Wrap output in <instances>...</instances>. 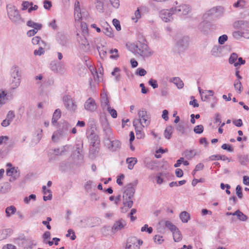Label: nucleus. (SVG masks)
Returning <instances> with one entry per match:
<instances>
[{
	"label": "nucleus",
	"mask_w": 249,
	"mask_h": 249,
	"mask_svg": "<svg viewBox=\"0 0 249 249\" xmlns=\"http://www.w3.org/2000/svg\"><path fill=\"white\" fill-rule=\"evenodd\" d=\"M61 116V112L60 109H56L53 112L52 119V124L53 125L55 126L57 123V121L60 118Z\"/></svg>",
	"instance_id": "nucleus-26"
},
{
	"label": "nucleus",
	"mask_w": 249,
	"mask_h": 249,
	"mask_svg": "<svg viewBox=\"0 0 249 249\" xmlns=\"http://www.w3.org/2000/svg\"><path fill=\"white\" fill-rule=\"evenodd\" d=\"M139 119H135L134 120H140V123L144 125V126H148L150 123V116L148 114L145 109H142L138 112Z\"/></svg>",
	"instance_id": "nucleus-10"
},
{
	"label": "nucleus",
	"mask_w": 249,
	"mask_h": 249,
	"mask_svg": "<svg viewBox=\"0 0 249 249\" xmlns=\"http://www.w3.org/2000/svg\"><path fill=\"white\" fill-rule=\"evenodd\" d=\"M83 142L81 140L76 142L73 146V155L77 157L79 159H82L84 157L83 150Z\"/></svg>",
	"instance_id": "nucleus-14"
},
{
	"label": "nucleus",
	"mask_w": 249,
	"mask_h": 249,
	"mask_svg": "<svg viewBox=\"0 0 249 249\" xmlns=\"http://www.w3.org/2000/svg\"><path fill=\"white\" fill-rule=\"evenodd\" d=\"M126 163L128 164V168L132 170L134 165L137 162V159L136 158H127L126 160Z\"/></svg>",
	"instance_id": "nucleus-33"
},
{
	"label": "nucleus",
	"mask_w": 249,
	"mask_h": 249,
	"mask_svg": "<svg viewBox=\"0 0 249 249\" xmlns=\"http://www.w3.org/2000/svg\"><path fill=\"white\" fill-rule=\"evenodd\" d=\"M179 218L182 222L187 223L190 218V214L187 212L183 211L180 213Z\"/></svg>",
	"instance_id": "nucleus-44"
},
{
	"label": "nucleus",
	"mask_w": 249,
	"mask_h": 249,
	"mask_svg": "<svg viewBox=\"0 0 249 249\" xmlns=\"http://www.w3.org/2000/svg\"><path fill=\"white\" fill-rule=\"evenodd\" d=\"M11 88L13 89H17L19 86L21 82V74L19 67L18 66H13L10 70Z\"/></svg>",
	"instance_id": "nucleus-5"
},
{
	"label": "nucleus",
	"mask_w": 249,
	"mask_h": 249,
	"mask_svg": "<svg viewBox=\"0 0 249 249\" xmlns=\"http://www.w3.org/2000/svg\"><path fill=\"white\" fill-rule=\"evenodd\" d=\"M235 215H236L237 217V219L241 221H246L248 219V217L247 215L244 214L241 211L239 210H237L235 212Z\"/></svg>",
	"instance_id": "nucleus-41"
},
{
	"label": "nucleus",
	"mask_w": 249,
	"mask_h": 249,
	"mask_svg": "<svg viewBox=\"0 0 249 249\" xmlns=\"http://www.w3.org/2000/svg\"><path fill=\"white\" fill-rule=\"evenodd\" d=\"M236 193L238 197L240 199H242L243 197L242 188L239 185H237L236 187Z\"/></svg>",
	"instance_id": "nucleus-61"
},
{
	"label": "nucleus",
	"mask_w": 249,
	"mask_h": 249,
	"mask_svg": "<svg viewBox=\"0 0 249 249\" xmlns=\"http://www.w3.org/2000/svg\"><path fill=\"white\" fill-rule=\"evenodd\" d=\"M50 68L52 71L56 73H61L62 71V65L60 62L53 61L50 63Z\"/></svg>",
	"instance_id": "nucleus-20"
},
{
	"label": "nucleus",
	"mask_w": 249,
	"mask_h": 249,
	"mask_svg": "<svg viewBox=\"0 0 249 249\" xmlns=\"http://www.w3.org/2000/svg\"><path fill=\"white\" fill-rule=\"evenodd\" d=\"M189 38L187 36H181L178 38L176 44V47L178 52H181L186 50L189 45Z\"/></svg>",
	"instance_id": "nucleus-11"
},
{
	"label": "nucleus",
	"mask_w": 249,
	"mask_h": 249,
	"mask_svg": "<svg viewBox=\"0 0 249 249\" xmlns=\"http://www.w3.org/2000/svg\"><path fill=\"white\" fill-rule=\"evenodd\" d=\"M102 27L104 34L108 36L107 33L109 32L108 26L109 25L107 21H102Z\"/></svg>",
	"instance_id": "nucleus-59"
},
{
	"label": "nucleus",
	"mask_w": 249,
	"mask_h": 249,
	"mask_svg": "<svg viewBox=\"0 0 249 249\" xmlns=\"http://www.w3.org/2000/svg\"><path fill=\"white\" fill-rule=\"evenodd\" d=\"M171 10H175V13L179 15H186L191 11L189 5L182 4L175 8H171Z\"/></svg>",
	"instance_id": "nucleus-15"
},
{
	"label": "nucleus",
	"mask_w": 249,
	"mask_h": 249,
	"mask_svg": "<svg viewBox=\"0 0 249 249\" xmlns=\"http://www.w3.org/2000/svg\"><path fill=\"white\" fill-rule=\"evenodd\" d=\"M7 95V93L5 91L0 90V105L5 104V97Z\"/></svg>",
	"instance_id": "nucleus-50"
},
{
	"label": "nucleus",
	"mask_w": 249,
	"mask_h": 249,
	"mask_svg": "<svg viewBox=\"0 0 249 249\" xmlns=\"http://www.w3.org/2000/svg\"><path fill=\"white\" fill-rule=\"evenodd\" d=\"M71 127V125L68 122H64L61 126V128L60 129L65 134L67 135V133L68 131Z\"/></svg>",
	"instance_id": "nucleus-47"
},
{
	"label": "nucleus",
	"mask_w": 249,
	"mask_h": 249,
	"mask_svg": "<svg viewBox=\"0 0 249 249\" xmlns=\"http://www.w3.org/2000/svg\"><path fill=\"white\" fill-rule=\"evenodd\" d=\"M43 45H39V47L38 50H35L34 52V54L35 55H41L45 53Z\"/></svg>",
	"instance_id": "nucleus-55"
},
{
	"label": "nucleus",
	"mask_w": 249,
	"mask_h": 249,
	"mask_svg": "<svg viewBox=\"0 0 249 249\" xmlns=\"http://www.w3.org/2000/svg\"><path fill=\"white\" fill-rule=\"evenodd\" d=\"M130 47L133 53L139 54L143 58L149 57L152 54L146 40L142 37L140 38L135 43L132 44Z\"/></svg>",
	"instance_id": "nucleus-3"
},
{
	"label": "nucleus",
	"mask_w": 249,
	"mask_h": 249,
	"mask_svg": "<svg viewBox=\"0 0 249 249\" xmlns=\"http://www.w3.org/2000/svg\"><path fill=\"white\" fill-rule=\"evenodd\" d=\"M126 222L125 220L120 218L115 221L111 227V232L113 233H117L124 229L126 227Z\"/></svg>",
	"instance_id": "nucleus-12"
},
{
	"label": "nucleus",
	"mask_w": 249,
	"mask_h": 249,
	"mask_svg": "<svg viewBox=\"0 0 249 249\" xmlns=\"http://www.w3.org/2000/svg\"><path fill=\"white\" fill-rule=\"evenodd\" d=\"M224 47L221 46H214L211 51V54L214 57H220L222 55V51Z\"/></svg>",
	"instance_id": "nucleus-24"
},
{
	"label": "nucleus",
	"mask_w": 249,
	"mask_h": 249,
	"mask_svg": "<svg viewBox=\"0 0 249 249\" xmlns=\"http://www.w3.org/2000/svg\"><path fill=\"white\" fill-rule=\"evenodd\" d=\"M224 12V8L221 6L214 7L207 11L203 16L204 19L211 18H218L223 15Z\"/></svg>",
	"instance_id": "nucleus-7"
},
{
	"label": "nucleus",
	"mask_w": 249,
	"mask_h": 249,
	"mask_svg": "<svg viewBox=\"0 0 249 249\" xmlns=\"http://www.w3.org/2000/svg\"><path fill=\"white\" fill-rule=\"evenodd\" d=\"M173 239L175 242L180 241L182 239V235L179 229L177 228L176 230L172 231Z\"/></svg>",
	"instance_id": "nucleus-35"
},
{
	"label": "nucleus",
	"mask_w": 249,
	"mask_h": 249,
	"mask_svg": "<svg viewBox=\"0 0 249 249\" xmlns=\"http://www.w3.org/2000/svg\"><path fill=\"white\" fill-rule=\"evenodd\" d=\"M245 5L246 1L244 0H238L233 4V6L243 8L245 7Z\"/></svg>",
	"instance_id": "nucleus-54"
},
{
	"label": "nucleus",
	"mask_w": 249,
	"mask_h": 249,
	"mask_svg": "<svg viewBox=\"0 0 249 249\" xmlns=\"http://www.w3.org/2000/svg\"><path fill=\"white\" fill-rule=\"evenodd\" d=\"M95 219L92 217H84L79 222V226L82 228L93 227V221Z\"/></svg>",
	"instance_id": "nucleus-18"
},
{
	"label": "nucleus",
	"mask_w": 249,
	"mask_h": 249,
	"mask_svg": "<svg viewBox=\"0 0 249 249\" xmlns=\"http://www.w3.org/2000/svg\"><path fill=\"white\" fill-rule=\"evenodd\" d=\"M137 184V181L135 180L133 183H130L124 187L123 196V204L124 207H127L129 209L132 207L133 204V198Z\"/></svg>",
	"instance_id": "nucleus-4"
},
{
	"label": "nucleus",
	"mask_w": 249,
	"mask_h": 249,
	"mask_svg": "<svg viewBox=\"0 0 249 249\" xmlns=\"http://www.w3.org/2000/svg\"><path fill=\"white\" fill-rule=\"evenodd\" d=\"M203 130L204 127L202 124L196 125L194 128V131L196 134H201L203 132Z\"/></svg>",
	"instance_id": "nucleus-53"
},
{
	"label": "nucleus",
	"mask_w": 249,
	"mask_h": 249,
	"mask_svg": "<svg viewBox=\"0 0 249 249\" xmlns=\"http://www.w3.org/2000/svg\"><path fill=\"white\" fill-rule=\"evenodd\" d=\"M121 143L119 140L110 141V150L113 151H117L121 148Z\"/></svg>",
	"instance_id": "nucleus-29"
},
{
	"label": "nucleus",
	"mask_w": 249,
	"mask_h": 249,
	"mask_svg": "<svg viewBox=\"0 0 249 249\" xmlns=\"http://www.w3.org/2000/svg\"><path fill=\"white\" fill-rule=\"evenodd\" d=\"M234 87L238 93H240L241 92L243 87L240 81L235 80L234 82Z\"/></svg>",
	"instance_id": "nucleus-46"
},
{
	"label": "nucleus",
	"mask_w": 249,
	"mask_h": 249,
	"mask_svg": "<svg viewBox=\"0 0 249 249\" xmlns=\"http://www.w3.org/2000/svg\"><path fill=\"white\" fill-rule=\"evenodd\" d=\"M98 152V146L90 145L89 149V157L93 159Z\"/></svg>",
	"instance_id": "nucleus-30"
},
{
	"label": "nucleus",
	"mask_w": 249,
	"mask_h": 249,
	"mask_svg": "<svg viewBox=\"0 0 249 249\" xmlns=\"http://www.w3.org/2000/svg\"><path fill=\"white\" fill-rule=\"evenodd\" d=\"M170 81L175 84L178 89H182L183 87L184 83L179 77L172 78Z\"/></svg>",
	"instance_id": "nucleus-31"
},
{
	"label": "nucleus",
	"mask_w": 249,
	"mask_h": 249,
	"mask_svg": "<svg viewBox=\"0 0 249 249\" xmlns=\"http://www.w3.org/2000/svg\"><path fill=\"white\" fill-rule=\"evenodd\" d=\"M82 34L83 36V39L88 38L89 36V30L87 25L85 22L81 23Z\"/></svg>",
	"instance_id": "nucleus-32"
},
{
	"label": "nucleus",
	"mask_w": 249,
	"mask_h": 249,
	"mask_svg": "<svg viewBox=\"0 0 249 249\" xmlns=\"http://www.w3.org/2000/svg\"><path fill=\"white\" fill-rule=\"evenodd\" d=\"M100 102L102 107V110L100 115V122L104 131L106 133L107 138L105 139V143L107 144V147L109 148V144L107 142L109 141V138L107 136L109 131V123L108 120L109 114V98L107 95V91H105L104 89L100 94Z\"/></svg>",
	"instance_id": "nucleus-1"
},
{
	"label": "nucleus",
	"mask_w": 249,
	"mask_h": 249,
	"mask_svg": "<svg viewBox=\"0 0 249 249\" xmlns=\"http://www.w3.org/2000/svg\"><path fill=\"white\" fill-rule=\"evenodd\" d=\"M140 121L138 120H134L133 124L135 127L136 137L137 139H141L144 137V133L142 131L144 125L140 123Z\"/></svg>",
	"instance_id": "nucleus-13"
},
{
	"label": "nucleus",
	"mask_w": 249,
	"mask_h": 249,
	"mask_svg": "<svg viewBox=\"0 0 249 249\" xmlns=\"http://www.w3.org/2000/svg\"><path fill=\"white\" fill-rule=\"evenodd\" d=\"M119 57V54L117 49L110 50V59L117 60Z\"/></svg>",
	"instance_id": "nucleus-45"
},
{
	"label": "nucleus",
	"mask_w": 249,
	"mask_h": 249,
	"mask_svg": "<svg viewBox=\"0 0 249 249\" xmlns=\"http://www.w3.org/2000/svg\"><path fill=\"white\" fill-rule=\"evenodd\" d=\"M147 72L146 70H145L143 68H139L137 69L136 74L139 75L141 76H143L146 74Z\"/></svg>",
	"instance_id": "nucleus-64"
},
{
	"label": "nucleus",
	"mask_w": 249,
	"mask_h": 249,
	"mask_svg": "<svg viewBox=\"0 0 249 249\" xmlns=\"http://www.w3.org/2000/svg\"><path fill=\"white\" fill-rule=\"evenodd\" d=\"M137 238L136 237H131L127 239L125 249H132V246H136V243L137 242Z\"/></svg>",
	"instance_id": "nucleus-27"
},
{
	"label": "nucleus",
	"mask_w": 249,
	"mask_h": 249,
	"mask_svg": "<svg viewBox=\"0 0 249 249\" xmlns=\"http://www.w3.org/2000/svg\"><path fill=\"white\" fill-rule=\"evenodd\" d=\"M238 58V55L237 54V53H232L230 56V58L229 59V62L230 64H234V63H236V61L237 60Z\"/></svg>",
	"instance_id": "nucleus-49"
},
{
	"label": "nucleus",
	"mask_w": 249,
	"mask_h": 249,
	"mask_svg": "<svg viewBox=\"0 0 249 249\" xmlns=\"http://www.w3.org/2000/svg\"><path fill=\"white\" fill-rule=\"evenodd\" d=\"M17 241L24 248V249H32L36 245L35 240L31 238H18L17 239Z\"/></svg>",
	"instance_id": "nucleus-9"
},
{
	"label": "nucleus",
	"mask_w": 249,
	"mask_h": 249,
	"mask_svg": "<svg viewBox=\"0 0 249 249\" xmlns=\"http://www.w3.org/2000/svg\"><path fill=\"white\" fill-rule=\"evenodd\" d=\"M98 39L91 38L82 39L80 43L82 49L86 53H89L97 50L102 59L107 57V46L105 42H98Z\"/></svg>",
	"instance_id": "nucleus-2"
},
{
	"label": "nucleus",
	"mask_w": 249,
	"mask_h": 249,
	"mask_svg": "<svg viewBox=\"0 0 249 249\" xmlns=\"http://www.w3.org/2000/svg\"><path fill=\"white\" fill-rule=\"evenodd\" d=\"M6 174L8 176L13 177L14 179L19 176V172L18 167H13L6 170Z\"/></svg>",
	"instance_id": "nucleus-22"
},
{
	"label": "nucleus",
	"mask_w": 249,
	"mask_h": 249,
	"mask_svg": "<svg viewBox=\"0 0 249 249\" xmlns=\"http://www.w3.org/2000/svg\"><path fill=\"white\" fill-rule=\"evenodd\" d=\"M228 40V36L226 35H223L218 38V43L220 45L224 44Z\"/></svg>",
	"instance_id": "nucleus-63"
},
{
	"label": "nucleus",
	"mask_w": 249,
	"mask_h": 249,
	"mask_svg": "<svg viewBox=\"0 0 249 249\" xmlns=\"http://www.w3.org/2000/svg\"><path fill=\"white\" fill-rule=\"evenodd\" d=\"M238 160L240 163L242 165H245L249 161V159L247 155H240L238 156Z\"/></svg>",
	"instance_id": "nucleus-43"
},
{
	"label": "nucleus",
	"mask_w": 249,
	"mask_h": 249,
	"mask_svg": "<svg viewBox=\"0 0 249 249\" xmlns=\"http://www.w3.org/2000/svg\"><path fill=\"white\" fill-rule=\"evenodd\" d=\"M56 39L58 43L61 46H66L67 43V37L61 33H58L56 35Z\"/></svg>",
	"instance_id": "nucleus-23"
},
{
	"label": "nucleus",
	"mask_w": 249,
	"mask_h": 249,
	"mask_svg": "<svg viewBox=\"0 0 249 249\" xmlns=\"http://www.w3.org/2000/svg\"><path fill=\"white\" fill-rule=\"evenodd\" d=\"M173 127L171 125L167 126L164 131V136L166 139H170L173 133Z\"/></svg>",
	"instance_id": "nucleus-40"
},
{
	"label": "nucleus",
	"mask_w": 249,
	"mask_h": 249,
	"mask_svg": "<svg viewBox=\"0 0 249 249\" xmlns=\"http://www.w3.org/2000/svg\"><path fill=\"white\" fill-rule=\"evenodd\" d=\"M32 200L35 201L36 200V196L34 194H31L28 197H25L24 198V202L26 204H29L30 201Z\"/></svg>",
	"instance_id": "nucleus-57"
},
{
	"label": "nucleus",
	"mask_w": 249,
	"mask_h": 249,
	"mask_svg": "<svg viewBox=\"0 0 249 249\" xmlns=\"http://www.w3.org/2000/svg\"><path fill=\"white\" fill-rule=\"evenodd\" d=\"M176 14L175 10H171V8L169 10H163L160 11V17L165 22L171 21L172 19V15Z\"/></svg>",
	"instance_id": "nucleus-16"
},
{
	"label": "nucleus",
	"mask_w": 249,
	"mask_h": 249,
	"mask_svg": "<svg viewBox=\"0 0 249 249\" xmlns=\"http://www.w3.org/2000/svg\"><path fill=\"white\" fill-rule=\"evenodd\" d=\"M141 231H146L148 233H151L153 231V228L151 227H148L147 224H145L142 228Z\"/></svg>",
	"instance_id": "nucleus-62"
},
{
	"label": "nucleus",
	"mask_w": 249,
	"mask_h": 249,
	"mask_svg": "<svg viewBox=\"0 0 249 249\" xmlns=\"http://www.w3.org/2000/svg\"><path fill=\"white\" fill-rule=\"evenodd\" d=\"M144 166L147 169L154 170L156 162L154 160H145L144 161Z\"/></svg>",
	"instance_id": "nucleus-39"
},
{
	"label": "nucleus",
	"mask_w": 249,
	"mask_h": 249,
	"mask_svg": "<svg viewBox=\"0 0 249 249\" xmlns=\"http://www.w3.org/2000/svg\"><path fill=\"white\" fill-rule=\"evenodd\" d=\"M112 23L117 31H119L121 30V26L120 25V21L119 20L116 18H114L112 20Z\"/></svg>",
	"instance_id": "nucleus-58"
},
{
	"label": "nucleus",
	"mask_w": 249,
	"mask_h": 249,
	"mask_svg": "<svg viewBox=\"0 0 249 249\" xmlns=\"http://www.w3.org/2000/svg\"><path fill=\"white\" fill-rule=\"evenodd\" d=\"M84 108L89 112H93L97 108L95 100L91 97L89 98L84 104Z\"/></svg>",
	"instance_id": "nucleus-17"
},
{
	"label": "nucleus",
	"mask_w": 249,
	"mask_h": 249,
	"mask_svg": "<svg viewBox=\"0 0 249 249\" xmlns=\"http://www.w3.org/2000/svg\"><path fill=\"white\" fill-rule=\"evenodd\" d=\"M183 155L186 159L190 160L196 155V153L195 150H187L183 152Z\"/></svg>",
	"instance_id": "nucleus-42"
},
{
	"label": "nucleus",
	"mask_w": 249,
	"mask_h": 249,
	"mask_svg": "<svg viewBox=\"0 0 249 249\" xmlns=\"http://www.w3.org/2000/svg\"><path fill=\"white\" fill-rule=\"evenodd\" d=\"M11 234V230L6 229L0 230V240L6 239Z\"/></svg>",
	"instance_id": "nucleus-37"
},
{
	"label": "nucleus",
	"mask_w": 249,
	"mask_h": 249,
	"mask_svg": "<svg viewBox=\"0 0 249 249\" xmlns=\"http://www.w3.org/2000/svg\"><path fill=\"white\" fill-rule=\"evenodd\" d=\"M32 42L34 45H43V46L47 45L46 42L41 39V37L38 36L34 37L32 39Z\"/></svg>",
	"instance_id": "nucleus-38"
},
{
	"label": "nucleus",
	"mask_w": 249,
	"mask_h": 249,
	"mask_svg": "<svg viewBox=\"0 0 249 249\" xmlns=\"http://www.w3.org/2000/svg\"><path fill=\"white\" fill-rule=\"evenodd\" d=\"M102 0H97L96 3V7L97 10L100 12H103V2Z\"/></svg>",
	"instance_id": "nucleus-56"
},
{
	"label": "nucleus",
	"mask_w": 249,
	"mask_h": 249,
	"mask_svg": "<svg viewBox=\"0 0 249 249\" xmlns=\"http://www.w3.org/2000/svg\"><path fill=\"white\" fill-rule=\"evenodd\" d=\"M21 10L23 11L26 10L30 8V6L33 5L32 2H29L28 1H23L22 3Z\"/></svg>",
	"instance_id": "nucleus-51"
},
{
	"label": "nucleus",
	"mask_w": 249,
	"mask_h": 249,
	"mask_svg": "<svg viewBox=\"0 0 249 249\" xmlns=\"http://www.w3.org/2000/svg\"><path fill=\"white\" fill-rule=\"evenodd\" d=\"M198 29L199 31L207 34L210 29V24L207 21H203L199 24Z\"/></svg>",
	"instance_id": "nucleus-19"
},
{
	"label": "nucleus",
	"mask_w": 249,
	"mask_h": 249,
	"mask_svg": "<svg viewBox=\"0 0 249 249\" xmlns=\"http://www.w3.org/2000/svg\"><path fill=\"white\" fill-rule=\"evenodd\" d=\"M121 69L119 68L116 67L111 72V74L114 77V80L116 82H119L121 79Z\"/></svg>",
	"instance_id": "nucleus-25"
},
{
	"label": "nucleus",
	"mask_w": 249,
	"mask_h": 249,
	"mask_svg": "<svg viewBox=\"0 0 249 249\" xmlns=\"http://www.w3.org/2000/svg\"><path fill=\"white\" fill-rule=\"evenodd\" d=\"M66 136L60 129L53 132L52 139L53 142H57L60 138H62Z\"/></svg>",
	"instance_id": "nucleus-28"
},
{
	"label": "nucleus",
	"mask_w": 249,
	"mask_h": 249,
	"mask_svg": "<svg viewBox=\"0 0 249 249\" xmlns=\"http://www.w3.org/2000/svg\"><path fill=\"white\" fill-rule=\"evenodd\" d=\"M153 239L155 243L159 244H161L164 241L163 237L160 235H156L154 237Z\"/></svg>",
	"instance_id": "nucleus-60"
},
{
	"label": "nucleus",
	"mask_w": 249,
	"mask_h": 249,
	"mask_svg": "<svg viewBox=\"0 0 249 249\" xmlns=\"http://www.w3.org/2000/svg\"><path fill=\"white\" fill-rule=\"evenodd\" d=\"M27 25L36 30H39L42 28V25L41 24L35 22L31 20H28L27 22Z\"/></svg>",
	"instance_id": "nucleus-34"
},
{
	"label": "nucleus",
	"mask_w": 249,
	"mask_h": 249,
	"mask_svg": "<svg viewBox=\"0 0 249 249\" xmlns=\"http://www.w3.org/2000/svg\"><path fill=\"white\" fill-rule=\"evenodd\" d=\"M165 226L170 230L172 232L176 230L178 228L174 225L171 222L166 221L165 222Z\"/></svg>",
	"instance_id": "nucleus-48"
},
{
	"label": "nucleus",
	"mask_w": 249,
	"mask_h": 249,
	"mask_svg": "<svg viewBox=\"0 0 249 249\" xmlns=\"http://www.w3.org/2000/svg\"><path fill=\"white\" fill-rule=\"evenodd\" d=\"M17 209L15 206L11 205L7 207L5 209L6 215L9 217L11 216L12 214H14L16 213Z\"/></svg>",
	"instance_id": "nucleus-36"
},
{
	"label": "nucleus",
	"mask_w": 249,
	"mask_h": 249,
	"mask_svg": "<svg viewBox=\"0 0 249 249\" xmlns=\"http://www.w3.org/2000/svg\"><path fill=\"white\" fill-rule=\"evenodd\" d=\"M90 145L98 146L100 143L98 136L94 133H91L88 137Z\"/></svg>",
	"instance_id": "nucleus-21"
},
{
	"label": "nucleus",
	"mask_w": 249,
	"mask_h": 249,
	"mask_svg": "<svg viewBox=\"0 0 249 249\" xmlns=\"http://www.w3.org/2000/svg\"><path fill=\"white\" fill-rule=\"evenodd\" d=\"M64 106L68 110L75 113L77 109V106L74 100L70 95H65L63 97Z\"/></svg>",
	"instance_id": "nucleus-8"
},
{
	"label": "nucleus",
	"mask_w": 249,
	"mask_h": 249,
	"mask_svg": "<svg viewBox=\"0 0 249 249\" xmlns=\"http://www.w3.org/2000/svg\"><path fill=\"white\" fill-rule=\"evenodd\" d=\"M166 173H158L156 176L157 183L158 184H161L163 181V178L161 177V176H165Z\"/></svg>",
	"instance_id": "nucleus-52"
},
{
	"label": "nucleus",
	"mask_w": 249,
	"mask_h": 249,
	"mask_svg": "<svg viewBox=\"0 0 249 249\" xmlns=\"http://www.w3.org/2000/svg\"><path fill=\"white\" fill-rule=\"evenodd\" d=\"M7 12L9 18L13 23L18 24L24 22V19L21 18L19 11L14 5H7Z\"/></svg>",
	"instance_id": "nucleus-6"
}]
</instances>
